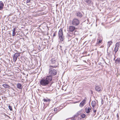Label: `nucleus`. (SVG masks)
<instances>
[{"label":"nucleus","mask_w":120,"mask_h":120,"mask_svg":"<svg viewBox=\"0 0 120 120\" xmlns=\"http://www.w3.org/2000/svg\"><path fill=\"white\" fill-rule=\"evenodd\" d=\"M52 76L51 75H49L46 76L44 79H42L40 81V85L43 86H46L52 81Z\"/></svg>","instance_id":"obj_1"},{"label":"nucleus","mask_w":120,"mask_h":120,"mask_svg":"<svg viewBox=\"0 0 120 120\" xmlns=\"http://www.w3.org/2000/svg\"><path fill=\"white\" fill-rule=\"evenodd\" d=\"M58 36L60 41H63L64 39V37L63 34L62 29L61 28L60 29L59 31Z\"/></svg>","instance_id":"obj_2"},{"label":"nucleus","mask_w":120,"mask_h":120,"mask_svg":"<svg viewBox=\"0 0 120 120\" xmlns=\"http://www.w3.org/2000/svg\"><path fill=\"white\" fill-rule=\"evenodd\" d=\"M79 20L76 19H73L72 21V24L74 26L78 25L79 24Z\"/></svg>","instance_id":"obj_3"},{"label":"nucleus","mask_w":120,"mask_h":120,"mask_svg":"<svg viewBox=\"0 0 120 120\" xmlns=\"http://www.w3.org/2000/svg\"><path fill=\"white\" fill-rule=\"evenodd\" d=\"M49 74L52 76V75H54L56 74V71L52 68H51L49 69Z\"/></svg>","instance_id":"obj_4"},{"label":"nucleus","mask_w":120,"mask_h":120,"mask_svg":"<svg viewBox=\"0 0 120 120\" xmlns=\"http://www.w3.org/2000/svg\"><path fill=\"white\" fill-rule=\"evenodd\" d=\"M20 53H15L13 57V60L15 62L16 61L17 58L20 56Z\"/></svg>","instance_id":"obj_5"},{"label":"nucleus","mask_w":120,"mask_h":120,"mask_svg":"<svg viewBox=\"0 0 120 120\" xmlns=\"http://www.w3.org/2000/svg\"><path fill=\"white\" fill-rule=\"evenodd\" d=\"M86 97H85L84 99L82 101L80 104L79 106L80 107H82L86 103Z\"/></svg>","instance_id":"obj_6"},{"label":"nucleus","mask_w":120,"mask_h":120,"mask_svg":"<svg viewBox=\"0 0 120 120\" xmlns=\"http://www.w3.org/2000/svg\"><path fill=\"white\" fill-rule=\"evenodd\" d=\"M43 100L47 104H49L51 100L48 99L47 98H44L43 99Z\"/></svg>","instance_id":"obj_7"},{"label":"nucleus","mask_w":120,"mask_h":120,"mask_svg":"<svg viewBox=\"0 0 120 120\" xmlns=\"http://www.w3.org/2000/svg\"><path fill=\"white\" fill-rule=\"evenodd\" d=\"M75 29V28L74 26H70L69 27L68 30L69 31L72 32Z\"/></svg>","instance_id":"obj_8"},{"label":"nucleus","mask_w":120,"mask_h":120,"mask_svg":"<svg viewBox=\"0 0 120 120\" xmlns=\"http://www.w3.org/2000/svg\"><path fill=\"white\" fill-rule=\"evenodd\" d=\"M95 90L99 92H100L101 91L100 87L98 86H96L95 87Z\"/></svg>","instance_id":"obj_9"},{"label":"nucleus","mask_w":120,"mask_h":120,"mask_svg":"<svg viewBox=\"0 0 120 120\" xmlns=\"http://www.w3.org/2000/svg\"><path fill=\"white\" fill-rule=\"evenodd\" d=\"M91 110V108L89 107L88 108L86 107L85 109V111L87 113H89L90 112V110Z\"/></svg>","instance_id":"obj_10"},{"label":"nucleus","mask_w":120,"mask_h":120,"mask_svg":"<svg viewBox=\"0 0 120 120\" xmlns=\"http://www.w3.org/2000/svg\"><path fill=\"white\" fill-rule=\"evenodd\" d=\"M51 64H55L56 63V59L55 58H53L51 60Z\"/></svg>","instance_id":"obj_11"},{"label":"nucleus","mask_w":120,"mask_h":120,"mask_svg":"<svg viewBox=\"0 0 120 120\" xmlns=\"http://www.w3.org/2000/svg\"><path fill=\"white\" fill-rule=\"evenodd\" d=\"M17 88L19 89H22V85L20 83H18L17 85Z\"/></svg>","instance_id":"obj_12"},{"label":"nucleus","mask_w":120,"mask_h":120,"mask_svg":"<svg viewBox=\"0 0 120 120\" xmlns=\"http://www.w3.org/2000/svg\"><path fill=\"white\" fill-rule=\"evenodd\" d=\"M85 2L87 4H90L92 3V1L91 0H84Z\"/></svg>","instance_id":"obj_13"},{"label":"nucleus","mask_w":120,"mask_h":120,"mask_svg":"<svg viewBox=\"0 0 120 120\" xmlns=\"http://www.w3.org/2000/svg\"><path fill=\"white\" fill-rule=\"evenodd\" d=\"M76 15L79 17L81 18L82 16V15L80 12H78L76 14Z\"/></svg>","instance_id":"obj_14"},{"label":"nucleus","mask_w":120,"mask_h":120,"mask_svg":"<svg viewBox=\"0 0 120 120\" xmlns=\"http://www.w3.org/2000/svg\"><path fill=\"white\" fill-rule=\"evenodd\" d=\"M2 86L4 88H9L10 87V86L7 84H3Z\"/></svg>","instance_id":"obj_15"},{"label":"nucleus","mask_w":120,"mask_h":120,"mask_svg":"<svg viewBox=\"0 0 120 120\" xmlns=\"http://www.w3.org/2000/svg\"><path fill=\"white\" fill-rule=\"evenodd\" d=\"M96 104V103L95 101H93L91 103L92 106L93 108L95 107Z\"/></svg>","instance_id":"obj_16"},{"label":"nucleus","mask_w":120,"mask_h":120,"mask_svg":"<svg viewBox=\"0 0 120 120\" xmlns=\"http://www.w3.org/2000/svg\"><path fill=\"white\" fill-rule=\"evenodd\" d=\"M112 42L111 41H108V42L107 46L108 48L112 44Z\"/></svg>","instance_id":"obj_17"},{"label":"nucleus","mask_w":120,"mask_h":120,"mask_svg":"<svg viewBox=\"0 0 120 120\" xmlns=\"http://www.w3.org/2000/svg\"><path fill=\"white\" fill-rule=\"evenodd\" d=\"M16 30V29L15 28H14L13 30V31L12 36H15V31Z\"/></svg>","instance_id":"obj_18"},{"label":"nucleus","mask_w":120,"mask_h":120,"mask_svg":"<svg viewBox=\"0 0 120 120\" xmlns=\"http://www.w3.org/2000/svg\"><path fill=\"white\" fill-rule=\"evenodd\" d=\"M4 6V4L2 2V1H0V6H1L2 7H3Z\"/></svg>","instance_id":"obj_19"},{"label":"nucleus","mask_w":120,"mask_h":120,"mask_svg":"<svg viewBox=\"0 0 120 120\" xmlns=\"http://www.w3.org/2000/svg\"><path fill=\"white\" fill-rule=\"evenodd\" d=\"M81 116L82 118H84L85 117L86 115L84 114H82L81 115Z\"/></svg>","instance_id":"obj_20"},{"label":"nucleus","mask_w":120,"mask_h":120,"mask_svg":"<svg viewBox=\"0 0 120 120\" xmlns=\"http://www.w3.org/2000/svg\"><path fill=\"white\" fill-rule=\"evenodd\" d=\"M118 47H115L114 49V51H115V52H116L118 50Z\"/></svg>","instance_id":"obj_21"},{"label":"nucleus","mask_w":120,"mask_h":120,"mask_svg":"<svg viewBox=\"0 0 120 120\" xmlns=\"http://www.w3.org/2000/svg\"><path fill=\"white\" fill-rule=\"evenodd\" d=\"M117 61L118 63H120V58H118L115 60V61Z\"/></svg>","instance_id":"obj_22"},{"label":"nucleus","mask_w":120,"mask_h":120,"mask_svg":"<svg viewBox=\"0 0 120 120\" xmlns=\"http://www.w3.org/2000/svg\"><path fill=\"white\" fill-rule=\"evenodd\" d=\"M8 108L10 110L12 111V108L11 107V106L9 105L8 106Z\"/></svg>","instance_id":"obj_23"},{"label":"nucleus","mask_w":120,"mask_h":120,"mask_svg":"<svg viewBox=\"0 0 120 120\" xmlns=\"http://www.w3.org/2000/svg\"><path fill=\"white\" fill-rule=\"evenodd\" d=\"M102 41V40L101 39L99 40L98 41L97 44H99L101 43Z\"/></svg>","instance_id":"obj_24"},{"label":"nucleus","mask_w":120,"mask_h":120,"mask_svg":"<svg viewBox=\"0 0 120 120\" xmlns=\"http://www.w3.org/2000/svg\"><path fill=\"white\" fill-rule=\"evenodd\" d=\"M56 67H57V66H50V68L52 67V68H56Z\"/></svg>","instance_id":"obj_25"},{"label":"nucleus","mask_w":120,"mask_h":120,"mask_svg":"<svg viewBox=\"0 0 120 120\" xmlns=\"http://www.w3.org/2000/svg\"><path fill=\"white\" fill-rule=\"evenodd\" d=\"M119 45V43L118 42L117 43L116 45V47L117 46H118V47Z\"/></svg>","instance_id":"obj_26"},{"label":"nucleus","mask_w":120,"mask_h":120,"mask_svg":"<svg viewBox=\"0 0 120 120\" xmlns=\"http://www.w3.org/2000/svg\"><path fill=\"white\" fill-rule=\"evenodd\" d=\"M30 1V0H26V3H28Z\"/></svg>","instance_id":"obj_27"},{"label":"nucleus","mask_w":120,"mask_h":120,"mask_svg":"<svg viewBox=\"0 0 120 120\" xmlns=\"http://www.w3.org/2000/svg\"><path fill=\"white\" fill-rule=\"evenodd\" d=\"M102 104H103L104 103V101L103 99H102L101 101Z\"/></svg>","instance_id":"obj_28"},{"label":"nucleus","mask_w":120,"mask_h":120,"mask_svg":"<svg viewBox=\"0 0 120 120\" xmlns=\"http://www.w3.org/2000/svg\"><path fill=\"white\" fill-rule=\"evenodd\" d=\"M68 36L69 37H72V35L71 34H68Z\"/></svg>","instance_id":"obj_29"},{"label":"nucleus","mask_w":120,"mask_h":120,"mask_svg":"<svg viewBox=\"0 0 120 120\" xmlns=\"http://www.w3.org/2000/svg\"><path fill=\"white\" fill-rule=\"evenodd\" d=\"M57 110V109L56 108H55L54 109V111L55 112Z\"/></svg>","instance_id":"obj_30"},{"label":"nucleus","mask_w":120,"mask_h":120,"mask_svg":"<svg viewBox=\"0 0 120 120\" xmlns=\"http://www.w3.org/2000/svg\"><path fill=\"white\" fill-rule=\"evenodd\" d=\"M3 8V7H2L1 6H0V10H1Z\"/></svg>","instance_id":"obj_31"},{"label":"nucleus","mask_w":120,"mask_h":120,"mask_svg":"<svg viewBox=\"0 0 120 120\" xmlns=\"http://www.w3.org/2000/svg\"><path fill=\"white\" fill-rule=\"evenodd\" d=\"M56 34H55V33H54V34H53V36L54 37H55V36H56Z\"/></svg>","instance_id":"obj_32"},{"label":"nucleus","mask_w":120,"mask_h":120,"mask_svg":"<svg viewBox=\"0 0 120 120\" xmlns=\"http://www.w3.org/2000/svg\"><path fill=\"white\" fill-rule=\"evenodd\" d=\"M116 116H117V118H118V117H119V115H118V113H117L116 115Z\"/></svg>","instance_id":"obj_33"},{"label":"nucleus","mask_w":120,"mask_h":120,"mask_svg":"<svg viewBox=\"0 0 120 120\" xmlns=\"http://www.w3.org/2000/svg\"><path fill=\"white\" fill-rule=\"evenodd\" d=\"M96 110H95L94 111V113H95L96 112Z\"/></svg>","instance_id":"obj_34"},{"label":"nucleus","mask_w":120,"mask_h":120,"mask_svg":"<svg viewBox=\"0 0 120 120\" xmlns=\"http://www.w3.org/2000/svg\"><path fill=\"white\" fill-rule=\"evenodd\" d=\"M101 64V62H100L98 64L99 65H100Z\"/></svg>","instance_id":"obj_35"},{"label":"nucleus","mask_w":120,"mask_h":120,"mask_svg":"<svg viewBox=\"0 0 120 120\" xmlns=\"http://www.w3.org/2000/svg\"><path fill=\"white\" fill-rule=\"evenodd\" d=\"M76 32V31H75V32H74V34H75V33Z\"/></svg>","instance_id":"obj_36"},{"label":"nucleus","mask_w":120,"mask_h":120,"mask_svg":"<svg viewBox=\"0 0 120 120\" xmlns=\"http://www.w3.org/2000/svg\"><path fill=\"white\" fill-rule=\"evenodd\" d=\"M34 120H35V119H34Z\"/></svg>","instance_id":"obj_37"},{"label":"nucleus","mask_w":120,"mask_h":120,"mask_svg":"<svg viewBox=\"0 0 120 120\" xmlns=\"http://www.w3.org/2000/svg\"><path fill=\"white\" fill-rule=\"evenodd\" d=\"M105 62V63L106 64V62Z\"/></svg>","instance_id":"obj_38"}]
</instances>
